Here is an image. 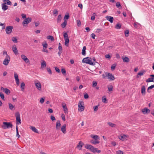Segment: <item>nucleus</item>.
<instances>
[{"label":"nucleus","instance_id":"f257e3e1","mask_svg":"<svg viewBox=\"0 0 154 154\" xmlns=\"http://www.w3.org/2000/svg\"><path fill=\"white\" fill-rule=\"evenodd\" d=\"M85 148L87 149H89L91 151L94 153L97 152L98 153H100L101 151L98 149L97 148H94L93 146L89 144H86Z\"/></svg>","mask_w":154,"mask_h":154},{"label":"nucleus","instance_id":"f03ea898","mask_svg":"<svg viewBox=\"0 0 154 154\" xmlns=\"http://www.w3.org/2000/svg\"><path fill=\"white\" fill-rule=\"evenodd\" d=\"M82 62L91 65H95V63L92 62L91 59L89 57H87L83 58L82 60Z\"/></svg>","mask_w":154,"mask_h":154},{"label":"nucleus","instance_id":"7ed1b4c3","mask_svg":"<svg viewBox=\"0 0 154 154\" xmlns=\"http://www.w3.org/2000/svg\"><path fill=\"white\" fill-rule=\"evenodd\" d=\"M13 126L12 124L10 122H4L3 125L2 126V128L3 129L12 128Z\"/></svg>","mask_w":154,"mask_h":154},{"label":"nucleus","instance_id":"20e7f679","mask_svg":"<svg viewBox=\"0 0 154 154\" xmlns=\"http://www.w3.org/2000/svg\"><path fill=\"white\" fill-rule=\"evenodd\" d=\"M16 117V124L17 125L21 124V119L20 115L19 112H17L15 114Z\"/></svg>","mask_w":154,"mask_h":154},{"label":"nucleus","instance_id":"39448f33","mask_svg":"<svg viewBox=\"0 0 154 154\" xmlns=\"http://www.w3.org/2000/svg\"><path fill=\"white\" fill-rule=\"evenodd\" d=\"M10 61V57L8 55H6L5 58L3 62V64L7 66L8 65Z\"/></svg>","mask_w":154,"mask_h":154},{"label":"nucleus","instance_id":"423d86ee","mask_svg":"<svg viewBox=\"0 0 154 154\" xmlns=\"http://www.w3.org/2000/svg\"><path fill=\"white\" fill-rule=\"evenodd\" d=\"M34 83L36 88L39 91L41 90V84L40 82L38 81H34Z\"/></svg>","mask_w":154,"mask_h":154},{"label":"nucleus","instance_id":"0eeeda50","mask_svg":"<svg viewBox=\"0 0 154 154\" xmlns=\"http://www.w3.org/2000/svg\"><path fill=\"white\" fill-rule=\"evenodd\" d=\"M31 21L32 18L31 17H28L26 18L23 22V26H25V24L29 23Z\"/></svg>","mask_w":154,"mask_h":154},{"label":"nucleus","instance_id":"6e6552de","mask_svg":"<svg viewBox=\"0 0 154 154\" xmlns=\"http://www.w3.org/2000/svg\"><path fill=\"white\" fill-rule=\"evenodd\" d=\"M13 26H8L5 29V31L7 34H10L12 31V29H13Z\"/></svg>","mask_w":154,"mask_h":154},{"label":"nucleus","instance_id":"1a4fd4ad","mask_svg":"<svg viewBox=\"0 0 154 154\" xmlns=\"http://www.w3.org/2000/svg\"><path fill=\"white\" fill-rule=\"evenodd\" d=\"M128 137V135L123 134L122 135H120L119 136V138L122 141L127 140V138Z\"/></svg>","mask_w":154,"mask_h":154},{"label":"nucleus","instance_id":"9d476101","mask_svg":"<svg viewBox=\"0 0 154 154\" xmlns=\"http://www.w3.org/2000/svg\"><path fill=\"white\" fill-rule=\"evenodd\" d=\"M62 106L63 109L64 113L66 114H68V110L66 104L65 103H63Z\"/></svg>","mask_w":154,"mask_h":154},{"label":"nucleus","instance_id":"9b49d317","mask_svg":"<svg viewBox=\"0 0 154 154\" xmlns=\"http://www.w3.org/2000/svg\"><path fill=\"white\" fill-rule=\"evenodd\" d=\"M142 111L143 114H145L149 113L150 111L149 109L146 108H144L142 110Z\"/></svg>","mask_w":154,"mask_h":154},{"label":"nucleus","instance_id":"f8f14e48","mask_svg":"<svg viewBox=\"0 0 154 154\" xmlns=\"http://www.w3.org/2000/svg\"><path fill=\"white\" fill-rule=\"evenodd\" d=\"M107 75H108V79L113 80L115 79V77L113 75L110 73L108 72Z\"/></svg>","mask_w":154,"mask_h":154},{"label":"nucleus","instance_id":"ddd939ff","mask_svg":"<svg viewBox=\"0 0 154 154\" xmlns=\"http://www.w3.org/2000/svg\"><path fill=\"white\" fill-rule=\"evenodd\" d=\"M106 20L109 21L111 23H113L114 20V18L113 17L110 16H106Z\"/></svg>","mask_w":154,"mask_h":154},{"label":"nucleus","instance_id":"4468645a","mask_svg":"<svg viewBox=\"0 0 154 154\" xmlns=\"http://www.w3.org/2000/svg\"><path fill=\"white\" fill-rule=\"evenodd\" d=\"M21 57L22 59L24 60L26 63H28L29 62V60L25 55H21Z\"/></svg>","mask_w":154,"mask_h":154},{"label":"nucleus","instance_id":"2eb2a0df","mask_svg":"<svg viewBox=\"0 0 154 154\" xmlns=\"http://www.w3.org/2000/svg\"><path fill=\"white\" fill-rule=\"evenodd\" d=\"M60 126L61 124L60 123V121L59 120L57 121L56 123V130H60Z\"/></svg>","mask_w":154,"mask_h":154},{"label":"nucleus","instance_id":"dca6fc26","mask_svg":"<svg viewBox=\"0 0 154 154\" xmlns=\"http://www.w3.org/2000/svg\"><path fill=\"white\" fill-rule=\"evenodd\" d=\"M66 124H64L62 127L61 128V131L62 132L65 134L66 133Z\"/></svg>","mask_w":154,"mask_h":154},{"label":"nucleus","instance_id":"f3484780","mask_svg":"<svg viewBox=\"0 0 154 154\" xmlns=\"http://www.w3.org/2000/svg\"><path fill=\"white\" fill-rule=\"evenodd\" d=\"M6 5L4 3L2 4V9L4 11L6 10L8 8V6Z\"/></svg>","mask_w":154,"mask_h":154},{"label":"nucleus","instance_id":"a211bd4d","mask_svg":"<svg viewBox=\"0 0 154 154\" xmlns=\"http://www.w3.org/2000/svg\"><path fill=\"white\" fill-rule=\"evenodd\" d=\"M141 92L142 95H145L146 94V88L144 85L142 86L141 88Z\"/></svg>","mask_w":154,"mask_h":154},{"label":"nucleus","instance_id":"6ab92c4d","mask_svg":"<svg viewBox=\"0 0 154 154\" xmlns=\"http://www.w3.org/2000/svg\"><path fill=\"white\" fill-rule=\"evenodd\" d=\"M12 48L13 51L14 52V53L15 54H18V50L17 49V48L16 46L15 45V46H13L12 47Z\"/></svg>","mask_w":154,"mask_h":154},{"label":"nucleus","instance_id":"aec40b11","mask_svg":"<svg viewBox=\"0 0 154 154\" xmlns=\"http://www.w3.org/2000/svg\"><path fill=\"white\" fill-rule=\"evenodd\" d=\"M91 137L94 139V140H99L100 137L97 135L91 134Z\"/></svg>","mask_w":154,"mask_h":154},{"label":"nucleus","instance_id":"412c9836","mask_svg":"<svg viewBox=\"0 0 154 154\" xmlns=\"http://www.w3.org/2000/svg\"><path fill=\"white\" fill-rule=\"evenodd\" d=\"M30 128L33 131L35 132L36 133H38V130L34 126H30Z\"/></svg>","mask_w":154,"mask_h":154},{"label":"nucleus","instance_id":"4be33fe9","mask_svg":"<svg viewBox=\"0 0 154 154\" xmlns=\"http://www.w3.org/2000/svg\"><path fill=\"white\" fill-rule=\"evenodd\" d=\"M78 110L80 112H82L84 110L85 107L84 106H80L78 105Z\"/></svg>","mask_w":154,"mask_h":154},{"label":"nucleus","instance_id":"5701e85b","mask_svg":"<svg viewBox=\"0 0 154 154\" xmlns=\"http://www.w3.org/2000/svg\"><path fill=\"white\" fill-rule=\"evenodd\" d=\"M99 140H91L90 141L91 143L93 144H98L100 143V141Z\"/></svg>","mask_w":154,"mask_h":154},{"label":"nucleus","instance_id":"b1692460","mask_svg":"<svg viewBox=\"0 0 154 154\" xmlns=\"http://www.w3.org/2000/svg\"><path fill=\"white\" fill-rule=\"evenodd\" d=\"M83 144V143L82 141H80L79 143V144L77 145V147L81 149L82 147V144Z\"/></svg>","mask_w":154,"mask_h":154},{"label":"nucleus","instance_id":"393cba45","mask_svg":"<svg viewBox=\"0 0 154 154\" xmlns=\"http://www.w3.org/2000/svg\"><path fill=\"white\" fill-rule=\"evenodd\" d=\"M46 66V63L45 61H43L41 63V67L42 69L45 67Z\"/></svg>","mask_w":154,"mask_h":154},{"label":"nucleus","instance_id":"a878e982","mask_svg":"<svg viewBox=\"0 0 154 154\" xmlns=\"http://www.w3.org/2000/svg\"><path fill=\"white\" fill-rule=\"evenodd\" d=\"M3 1L5 2L4 3L5 4L9 5H11V3L9 0H3Z\"/></svg>","mask_w":154,"mask_h":154},{"label":"nucleus","instance_id":"bb28decb","mask_svg":"<svg viewBox=\"0 0 154 154\" xmlns=\"http://www.w3.org/2000/svg\"><path fill=\"white\" fill-rule=\"evenodd\" d=\"M122 59L124 62L128 63L130 61L129 59L127 57H125L124 58H122Z\"/></svg>","mask_w":154,"mask_h":154},{"label":"nucleus","instance_id":"cd10ccee","mask_svg":"<svg viewBox=\"0 0 154 154\" xmlns=\"http://www.w3.org/2000/svg\"><path fill=\"white\" fill-rule=\"evenodd\" d=\"M8 105L9 106V108L11 110L15 109V107L14 106H13L12 104L9 103H8Z\"/></svg>","mask_w":154,"mask_h":154},{"label":"nucleus","instance_id":"c85d7f7f","mask_svg":"<svg viewBox=\"0 0 154 154\" xmlns=\"http://www.w3.org/2000/svg\"><path fill=\"white\" fill-rule=\"evenodd\" d=\"M86 48V47L85 46H84L83 48V49L82 50V55H85L86 54V51H85Z\"/></svg>","mask_w":154,"mask_h":154},{"label":"nucleus","instance_id":"c756f323","mask_svg":"<svg viewBox=\"0 0 154 154\" xmlns=\"http://www.w3.org/2000/svg\"><path fill=\"white\" fill-rule=\"evenodd\" d=\"M42 45L43 48H47L48 46V45L46 42H44L42 43Z\"/></svg>","mask_w":154,"mask_h":154},{"label":"nucleus","instance_id":"7c9ffc66","mask_svg":"<svg viewBox=\"0 0 154 154\" xmlns=\"http://www.w3.org/2000/svg\"><path fill=\"white\" fill-rule=\"evenodd\" d=\"M16 136L19 138L20 137V136L19 134L18 128V126H17V125L16 126Z\"/></svg>","mask_w":154,"mask_h":154},{"label":"nucleus","instance_id":"2f4dec72","mask_svg":"<svg viewBox=\"0 0 154 154\" xmlns=\"http://www.w3.org/2000/svg\"><path fill=\"white\" fill-rule=\"evenodd\" d=\"M4 91L6 94L8 95L10 94L11 92L10 90L7 88H5Z\"/></svg>","mask_w":154,"mask_h":154},{"label":"nucleus","instance_id":"473e14b6","mask_svg":"<svg viewBox=\"0 0 154 154\" xmlns=\"http://www.w3.org/2000/svg\"><path fill=\"white\" fill-rule=\"evenodd\" d=\"M66 24H67V21L66 20H64V22L61 24V26L63 28H64V27H65Z\"/></svg>","mask_w":154,"mask_h":154},{"label":"nucleus","instance_id":"72a5a7b5","mask_svg":"<svg viewBox=\"0 0 154 154\" xmlns=\"http://www.w3.org/2000/svg\"><path fill=\"white\" fill-rule=\"evenodd\" d=\"M154 78L152 77L151 78H148L146 80V82H154Z\"/></svg>","mask_w":154,"mask_h":154},{"label":"nucleus","instance_id":"f704fd0d","mask_svg":"<svg viewBox=\"0 0 154 154\" xmlns=\"http://www.w3.org/2000/svg\"><path fill=\"white\" fill-rule=\"evenodd\" d=\"M69 42V39L68 38H66L65 39V45L66 46H68V44Z\"/></svg>","mask_w":154,"mask_h":154},{"label":"nucleus","instance_id":"c9c22d12","mask_svg":"<svg viewBox=\"0 0 154 154\" xmlns=\"http://www.w3.org/2000/svg\"><path fill=\"white\" fill-rule=\"evenodd\" d=\"M116 6L119 8H122V6L121 5L120 3L119 2H117L116 4Z\"/></svg>","mask_w":154,"mask_h":154},{"label":"nucleus","instance_id":"e433bc0d","mask_svg":"<svg viewBox=\"0 0 154 154\" xmlns=\"http://www.w3.org/2000/svg\"><path fill=\"white\" fill-rule=\"evenodd\" d=\"M108 124L111 127H114L116 126V125L111 122H108Z\"/></svg>","mask_w":154,"mask_h":154},{"label":"nucleus","instance_id":"4c0bfd02","mask_svg":"<svg viewBox=\"0 0 154 154\" xmlns=\"http://www.w3.org/2000/svg\"><path fill=\"white\" fill-rule=\"evenodd\" d=\"M25 86V83L24 82H22L20 84V88L22 91H23L24 89V87Z\"/></svg>","mask_w":154,"mask_h":154},{"label":"nucleus","instance_id":"58836bf2","mask_svg":"<svg viewBox=\"0 0 154 154\" xmlns=\"http://www.w3.org/2000/svg\"><path fill=\"white\" fill-rule=\"evenodd\" d=\"M107 88L108 89V90L109 91H112L113 90V88L112 85H110L108 86Z\"/></svg>","mask_w":154,"mask_h":154},{"label":"nucleus","instance_id":"ea45409f","mask_svg":"<svg viewBox=\"0 0 154 154\" xmlns=\"http://www.w3.org/2000/svg\"><path fill=\"white\" fill-rule=\"evenodd\" d=\"M121 27V24L119 23H117L116 26L115 28L117 29H119Z\"/></svg>","mask_w":154,"mask_h":154},{"label":"nucleus","instance_id":"a19ab883","mask_svg":"<svg viewBox=\"0 0 154 154\" xmlns=\"http://www.w3.org/2000/svg\"><path fill=\"white\" fill-rule=\"evenodd\" d=\"M47 39L51 40V41H53L54 40V37L51 35L47 36Z\"/></svg>","mask_w":154,"mask_h":154},{"label":"nucleus","instance_id":"79ce46f5","mask_svg":"<svg viewBox=\"0 0 154 154\" xmlns=\"http://www.w3.org/2000/svg\"><path fill=\"white\" fill-rule=\"evenodd\" d=\"M96 15V14L95 13H93V15H92L91 17V20H94L95 19V16Z\"/></svg>","mask_w":154,"mask_h":154},{"label":"nucleus","instance_id":"37998d69","mask_svg":"<svg viewBox=\"0 0 154 154\" xmlns=\"http://www.w3.org/2000/svg\"><path fill=\"white\" fill-rule=\"evenodd\" d=\"M12 40L15 43H17L18 42L17 40L16 37H13L12 38Z\"/></svg>","mask_w":154,"mask_h":154},{"label":"nucleus","instance_id":"c03bdc74","mask_svg":"<svg viewBox=\"0 0 154 154\" xmlns=\"http://www.w3.org/2000/svg\"><path fill=\"white\" fill-rule=\"evenodd\" d=\"M97 85V83L96 81H93L92 82V87L95 88Z\"/></svg>","mask_w":154,"mask_h":154},{"label":"nucleus","instance_id":"a18cd8bd","mask_svg":"<svg viewBox=\"0 0 154 154\" xmlns=\"http://www.w3.org/2000/svg\"><path fill=\"white\" fill-rule=\"evenodd\" d=\"M69 17V14H66L64 18V20H66L68 19Z\"/></svg>","mask_w":154,"mask_h":154},{"label":"nucleus","instance_id":"49530a36","mask_svg":"<svg viewBox=\"0 0 154 154\" xmlns=\"http://www.w3.org/2000/svg\"><path fill=\"white\" fill-rule=\"evenodd\" d=\"M14 77L15 79V81L19 79H18V75L16 72H14Z\"/></svg>","mask_w":154,"mask_h":154},{"label":"nucleus","instance_id":"de8ad7c7","mask_svg":"<svg viewBox=\"0 0 154 154\" xmlns=\"http://www.w3.org/2000/svg\"><path fill=\"white\" fill-rule=\"evenodd\" d=\"M129 33V31L128 30H126L125 31V34L126 37H128Z\"/></svg>","mask_w":154,"mask_h":154},{"label":"nucleus","instance_id":"09e8293b","mask_svg":"<svg viewBox=\"0 0 154 154\" xmlns=\"http://www.w3.org/2000/svg\"><path fill=\"white\" fill-rule=\"evenodd\" d=\"M58 49H59V51H62V45L60 43H59V46L58 48Z\"/></svg>","mask_w":154,"mask_h":154},{"label":"nucleus","instance_id":"8fccbe9b","mask_svg":"<svg viewBox=\"0 0 154 154\" xmlns=\"http://www.w3.org/2000/svg\"><path fill=\"white\" fill-rule=\"evenodd\" d=\"M116 66V64H113L112 65L111 67V69L112 70H114Z\"/></svg>","mask_w":154,"mask_h":154},{"label":"nucleus","instance_id":"3c124183","mask_svg":"<svg viewBox=\"0 0 154 154\" xmlns=\"http://www.w3.org/2000/svg\"><path fill=\"white\" fill-rule=\"evenodd\" d=\"M62 73L63 75H65L66 74V71L65 69L63 68L61 70Z\"/></svg>","mask_w":154,"mask_h":154},{"label":"nucleus","instance_id":"603ef678","mask_svg":"<svg viewBox=\"0 0 154 154\" xmlns=\"http://www.w3.org/2000/svg\"><path fill=\"white\" fill-rule=\"evenodd\" d=\"M108 73V72H105V74H103L102 75V77L103 79H105L106 77H108V75H107Z\"/></svg>","mask_w":154,"mask_h":154},{"label":"nucleus","instance_id":"864d4df0","mask_svg":"<svg viewBox=\"0 0 154 154\" xmlns=\"http://www.w3.org/2000/svg\"><path fill=\"white\" fill-rule=\"evenodd\" d=\"M98 106H95L93 107L94 111L96 112L97 111L98 109Z\"/></svg>","mask_w":154,"mask_h":154},{"label":"nucleus","instance_id":"5fc2aeb1","mask_svg":"<svg viewBox=\"0 0 154 154\" xmlns=\"http://www.w3.org/2000/svg\"><path fill=\"white\" fill-rule=\"evenodd\" d=\"M144 72H140L137 74V78L139 77V76L143 75Z\"/></svg>","mask_w":154,"mask_h":154},{"label":"nucleus","instance_id":"6e6d98bb","mask_svg":"<svg viewBox=\"0 0 154 154\" xmlns=\"http://www.w3.org/2000/svg\"><path fill=\"white\" fill-rule=\"evenodd\" d=\"M123 152L121 150H119L116 152V154H123Z\"/></svg>","mask_w":154,"mask_h":154},{"label":"nucleus","instance_id":"4d7b16f0","mask_svg":"<svg viewBox=\"0 0 154 154\" xmlns=\"http://www.w3.org/2000/svg\"><path fill=\"white\" fill-rule=\"evenodd\" d=\"M61 19V15H59L58 16V18L57 19V21L58 22H59L60 21Z\"/></svg>","mask_w":154,"mask_h":154},{"label":"nucleus","instance_id":"13d9d810","mask_svg":"<svg viewBox=\"0 0 154 154\" xmlns=\"http://www.w3.org/2000/svg\"><path fill=\"white\" fill-rule=\"evenodd\" d=\"M0 96L1 98L3 100H4V96L3 93L1 92H0Z\"/></svg>","mask_w":154,"mask_h":154},{"label":"nucleus","instance_id":"bf43d9fd","mask_svg":"<svg viewBox=\"0 0 154 154\" xmlns=\"http://www.w3.org/2000/svg\"><path fill=\"white\" fill-rule=\"evenodd\" d=\"M77 23V26H81V21L80 20H77L76 21Z\"/></svg>","mask_w":154,"mask_h":154},{"label":"nucleus","instance_id":"052dcab7","mask_svg":"<svg viewBox=\"0 0 154 154\" xmlns=\"http://www.w3.org/2000/svg\"><path fill=\"white\" fill-rule=\"evenodd\" d=\"M61 117H62V120L65 121L66 120L65 115L63 114H62L61 115Z\"/></svg>","mask_w":154,"mask_h":154},{"label":"nucleus","instance_id":"680f3d73","mask_svg":"<svg viewBox=\"0 0 154 154\" xmlns=\"http://www.w3.org/2000/svg\"><path fill=\"white\" fill-rule=\"evenodd\" d=\"M46 48H43L42 50V51L43 52H46L47 53H48V51L47 49H46Z\"/></svg>","mask_w":154,"mask_h":154},{"label":"nucleus","instance_id":"e2e57ef3","mask_svg":"<svg viewBox=\"0 0 154 154\" xmlns=\"http://www.w3.org/2000/svg\"><path fill=\"white\" fill-rule=\"evenodd\" d=\"M78 105L80 106H84V104L83 102L82 101H79L78 103Z\"/></svg>","mask_w":154,"mask_h":154},{"label":"nucleus","instance_id":"0e129e2a","mask_svg":"<svg viewBox=\"0 0 154 154\" xmlns=\"http://www.w3.org/2000/svg\"><path fill=\"white\" fill-rule=\"evenodd\" d=\"M55 69L56 70V71L57 72L60 73V70L57 67H55Z\"/></svg>","mask_w":154,"mask_h":154},{"label":"nucleus","instance_id":"69168bd1","mask_svg":"<svg viewBox=\"0 0 154 154\" xmlns=\"http://www.w3.org/2000/svg\"><path fill=\"white\" fill-rule=\"evenodd\" d=\"M63 37L65 39L66 38H68V35L66 32H65L63 35Z\"/></svg>","mask_w":154,"mask_h":154},{"label":"nucleus","instance_id":"338daca9","mask_svg":"<svg viewBox=\"0 0 154 154\" xmlns=\"http://www.w3.org/2000/svg\"><path fill=\"white\" fill-rule=\"evenodd\" d=\"M51 119L52 121H54L56 120L55 117L52 115L51 116Z\"/></svg>","mask_w":154,"mask_h":154},{"label":"nucleus","instance_id":"774afa93","mask_svg":"<svg viewBox=\"0 0 154 154\" xmlns=\"http://www.w3.org/2000/svg\"><path fill=\"white\" fill-rule=\"evenodd\" d=\"M88 97L89 96L88 94L86 93L84 95V97L85 99H88Z\"/></svg>","mask_w":154,"mask_h":154}]
</instances>
